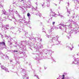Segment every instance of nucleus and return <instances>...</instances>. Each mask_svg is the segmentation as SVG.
I'll return each mask as SVG.
<instances>
[{
  "label": "nucleus",
  "mask_w": 79,
  "mask_h": 79,
  "mask_svg": "<svg viewBox=\"0 0 79 79\" xmlns=\"http://www.w3.org/2000/svg\"><path fill=\"white\" fill-rule=\"evenodd\" d=\"M59 37L58 35H56V37H54L52 38V40H54V42L52 40H51V41H52L51 43H53V44H52V45H58L60 43H61V41H58V39Z\"/></svg>",
  "instance_id": "nucleus-1"
},
{
  "label": "nucleus",
  "mask_w": 79,
  "mask_h": 79,
  "mask_svg": "<svg viewBox=\"0 0 79 79\" xmlns=\"http://www.w3.org/2000/svg\"><path fill=\"white\" fill-rule=\"evenodd\" d=\"M23 71L22 73H21L22 75H23L22 76L23 78L22 79H29V77H27V74L26 73V71L24 69H23L22 70Z\"/></svg>",
  "instance_id": "nucleus-2"
},
{
  "label": "nucleus",
  "mask_w": 79,
  "mask_h": 79,
  "mask_svg": "<svg viewBox=\"0 0 79 79\" xmlns=\"http://www.w3.org/2000/svg\"><path fill=\"white\" fill-rule=\"evenodd\" d=\"M13 10H8V14L9 16H11V17L13 18L11 19L12 20H16V19H15V17L14 16V15H13Z\"/></svg>",
  "instance_id": "nucleus-3"
},
{
  "label": "nucleus",
  "mask_w": 79,
  "mask_h": 79,
  "mask_svg": "<svg viewBox=\"0 0 79 79\" xmlns=\"http://www.w3.org/2000/svg\"><path fill=\"white\" fill-rule=\"evenodd\" d=\"M0 55H1V58H2V59H3V60H5L6 59V58L9 59V56H8L7 55H3V53H2V51H0Z\"/></svg>",
  "instance_id": "nucleus-4"
},
{
  "label": "nucleus",
  "mask_w": 79,
  "mask_h": 79,
  "mask_svg": "<svg viewBox=\"0 0 79 79\" xmlns=\"http://www.w3.org/2000/svg\"><path fill=\"white\" fill-rule=\"evenodd\" d=\"M17 16H18L20 19H16V21H18L19 23H22V22H23V17H22L19 14Z\"/></svg>",
  "instance_id": "nucleus-5"
},
{
  "label": "nucleus",
  "mask_w": 79,
  "mask_h": 79,
  "mask_svg": "<svg viewBox=\"0 0 79 79\" xmlns=\"http://www.w3.org/2000/svg\"><path fill=\"white\" fill-rule=\"evenodd\" d=\"M59 25H61L62 26H63V27H67L68 28H71V23H69V22H68L67 23V25H64V24L63 23H60L59 24Z\"/></svg>",
  "instance_id": "nucleus-6"
},
{
  "label": "nucleus",
  "mask_w": 79,
  "mask_h": 79,
  "mask_svg": "<svg viewBox=\"0 0 79 79\" xmlns=\"http://www.w3.org/2000/svg\"><path fill=\"white\" fill-rule=\"evenodd\" d=\"M43 52L44 53L46 54V55H47V53H48L49 52L48 54L50 56H51V55H52V50H51L48 51L47 50L44 49L43 50Z\"/></svg>",
  "instance_id": "nucleus-7"
},
{
  "label": "nucleus",
  "mask_w": 79,
  "mask_h": 79,
  "mask_svg": "<svg viewBox=\"0 0 79 79\" xmlns=\"http://www.w3.org/2000/svg\"><path fill=\"white\" fill-rule=\"evenodd\" d=\"M77 31V29L73 28V29L71 31H68L67 30H66L65 32L68 33V34H69L70 36H71V34H72L73 32H75Z\"/></svg>",
  "instance_id": "nucleus-8"
},
{
  "label": "nucleus",
  "mask_w": 79,
  "mask_h": 79,
  "mask_svg": "<svg viewBox=\"0 0 79 79\" xmlns=\"http://www.w3.org/2000/svg\"><path fill=\"white\" fill-rule=\"evenodd\" d=\"M34 46L33 47L36 48V49H38V48H41L42 47V45L41 44H40L38 46H37L36 44H33L32 45Z\"/></svg>",
  "instance_id": "nucleus-9"
},
{
  "label": "nucleus",
  "mask_w": 79,
  "mask_h": 79,
  "mask_svg": "<svg viewBox=\"0 0 79 79\" xmlns=\"http://www.w3.org/2000/svg\"><path fill=\"white\" fill-rule=\"evenodd\" d=\"M0 45H2V46H5V43L3 42H0ZM3 47H0V50H3Z\"/></svg>",
  "instance_id": "nucleus-10"
},
{
  "label": "nucleus",
  "mask_w": 79,
  "mask_h": 79,
  "mask_svg": "<svg viewBox=\"0 0 79 79\" xmlns=\"http://www.w3.org/2000/svg\"><path fill=\"white\" fill-rule=\"evenodd\" d=\"M1 67L2 68V69H3V70H4V71H7L8 70V69L6 68V67H5L4 66H3L2 65H1Z\"/></svg>",
  "instance_id": "nucleus-11"
},
{
  "label": "nucleus",
  "mask_w": 79,
  "mask_h": 79,
  "mask_svg": "<svg viewBox=\"0 0 79 79\" xmlns=\"http://www.w3.org/2000/svg\"><path fill=\"white\" fill-rule=\"evenodd\" d=\"M23 21L24 22V25H26V26H28V25H29V22L24 19L23 20Z\"/></svg>",
  "instance_id": "nucleus-12"
},
{
  "label": "nucleus",
  "mask_w": 79,
  "mask_h": 79,
  "mask_svg": "<svg viewBox=\"0 0 79 79\" xmlns=\"http://www.w3.org/2000/svg\"><path fill=\"white\" fill-rule=\"evenodd\" d=\"M72 22V23H73L74 25H75V26H78V25L77 24V23H76V22H75L73 21L72 20H69V22Z\"/></svg>",
  "instance_id": "nucleus-13"
},
{
  "label": "nucleus",
  "mask_w": 79,
  "mask_h": 79,
  "mask_svg": "<svg viewBox=\"0 0 79 79\" xmlns=\"http://www.w3.org/2000/svg\"><path fill=\"white\" fill-rule=\"evenodd\" d=\"M5 37L7 38V39H8V40H10V41H11V39H12L11 38V37H10V36H8L6 35H5Z\"/></svg>",
  "instance_id": "nucleus-14"
},
{
  "label": "nucleus",
  "mask_w": 79,
  "mask_h": 79,
  "mask_svg": "<svg viewBox=\"0 0 79 79\" xmlns=\"http://www.w3.org/2000/svg\"><path fill=\"white\" fill-rule=\"evenodd\" d=\"M55 15V12H51L50 13V15L51 16V18H53V16Z\"/></svg>",
  "instance_id": "nucleus-15"
},
{
  "label": "nucleus",
  "mask_w": 79,
  "mask_h": 79,
  "mask_svg": "<svg viewBox=\"0 0 79 79\" xmlns=\"http://www.w3.org/2000/svg\"><path fill=\"white\" fill-rule=\"evenodd\" d=\"M8 45L10 46V45H12V42H10V41L8 40Z\"/></svg>",
  "instance_id": "nucleus-16"
},
{
  "label": "nucleus",
  "mask_w": 79,
  "mask_h": 79,
  "mask_svg": "<svg viewBox=\"0 0 79 79\" xmlns=\"http://www.w3.org/2000/svg\"><path fill=\"white\" fill-rule=\"evenodd\" d=\"M4 25L2 23L0 22V27H1V28H3V27H4Z\"/></svg>",
  "instance_id": "nucleus-17"
},
{
  "label": "nucleus",
  "mask_w": 79,
  "mask_h": 79,
  "mask_svg": "<svg viewBox=\"0 0 79 79\" xmlns=\"http://www.w3.org/2000/svg\"><path fill=\"white\" fill-rule=\"evenodd\" d=\"M23 5H24L23 7L24 8H27L28 7L27 5V4L26 3L24 4Z\"/></svg>",
  "instance_id": "nucleus-18"
},
{
  "label": "nucleus",
  "mask_w": 79,
  "mask_h": 79,
  "mask_svg": "<svg viewBox=\"0 0 79 79\" xmlns=\"http://www.w3.org/2000/svg\"><path fill=\"white\" fill-rule=\"evenodd\" d=\"M17 29H18V32L19 33H21V32L22 31H21V29L20 28H18L17 27Z\"/></svg>",
  "instance_id": "nucleus-19"
},
{
  "label": "nucleus",
  "mask_w": 79,
  "mask_h": 79,
  "mask_svg": "<svg viewBox=\"0 0 79 79\" xmlns=\"http://www.w3.org/2000/svg\"><path fill=\"white\" fill-rule=\"evenodd\" d=\"M58 13H59V14L58 15V16H60L61 18H64V16L60 14V13H59V12H58Z\"/></svg>",
  "instance_id": "nucleus-20"
},
{
  "label": "nucleus",
  "mask_w": 79,
  "mask_h": 79,
  "mask_svg": "<svg viewBox=\"0 0 79 79\" xmlns=\"http://www.w3.org/2000/svg\"><path fill=\"white\" fill-rule=\"evenodd\" d=\"M3 12L4 15H9V14H8V13H6V11H4V12Z\"/></svg>",
  "instance_id": "nucleus-21"
},
{
  "label": "nucleus",
  "mask_w": 79,
  "mask_h": 79,
  "mask_svg": "<svg viewBox=\"0 0 79 79\" xmlns=\"http://www.w3.org/2000/svg\"><path fill=\"white\" fill-rule=\"evenodd\" d=\"M74 3H79V1H78V0H73Z\"/></svg>",
  "instance_id": "nucleus-22"
},
{
  "label": "nucleus",
  "mask_w": 79,
  "mask_h": 79,
  "mask_svg": "<svg viewBox=\"0 0 79 79\" xmlns=\"http://www.w3.org/2000/svg\"><path fill=\"white\" fill-rule=\"evenodd\" d=\"M15 12L17 15V16L19 14V13L18 12V11H16V10H15Z\"/></svg>",
  "instance_id": "nucleus-23"
},
{
  "label": "nucleus",
  "mask_w": 79,
  "mask_h": 79,
  "mask_svg": "<svg viewBox=\"0 0 79 79\" xmlns=\"http://www.w3.org/2000/svg\"><path fill=\"white\" fill-rule=\"evenodd\" d=\"M36 60H40V59L37 58L38 57H39V56L37 54L36 55Z\"/></svg>",
  "instance_id": "nucleus-24"
},
{
  "label": "nucleus",
  "mask_w": 79,
  "mask_h": 79,
  "mask_svg": "<svg viewBox=\"0 0 79 79\" xmlns=\"http://www.w3.org/2000/svg\"><path fill=\"white\" fill-rule=\"evenodd\" d=\"M27 34V32L26 33V34H25V35L26 37H28V36H27V35H29Z\"/></svg>",
  "instance_id": "nucleus-25"
},
{
  "label": "nucleus",
  "mask_w": 79,
  "mask_h": 79,
  "mask_svg": "<svg viewBox=\"0 0 79 79\" xmlns=\"http://www.w3.org/2000/svg\"><path fill=\"white\" fill-rule=\"evenodd\" d=\"M66 9H67V12L68 13L69 12V14H70V11H68V8L67 7V6H66Z\"/></svg>",
  "instance_id": "nucleus-26"
},
{
  "label": "nucleus",
  "mask_w": 79,
  "mask_h": 79,
  "mask_svg": "<svg viewBox=\"0 0 79 79\" xmlns=\"http://www.w3.org/2000/svg\"><path fill=\"white\" fill-rule=\"evenodd\" d=\"M66 5L68 6V7H69V2H67L66 3Z\"/></svg>",
  "instance_id": "nucleus-27"
},
{
  "label": "nucleus",
  "mask_w": 79,
  "mask_h": 79,
  "mask_svg": "<svg viewBox=\"0 0 79 79\" xmlns=\"http://www.w3.org/2000/svg\"><path fill=\"white\" fill-rule=\"evenodd\" d=\"M19 2H23V3H24V1L23 0H19Z\"/></svg>",
  "instance_id": "nucleus-28"
},
{
  "label": "nucleus",
  "mask_w": 79,
  "mask_h": 79,
  "mask_svg": "<svg viewBox=\"0 0 79 79\" xmlns=\"http://www.w3.org/2000/svg\"><path fill=\"white\" fill-rule=\"evenodd\" d=\"M56 16H57L56 14H54L52 16V17H56Z\"/></svg>",
  "instance_id": "nucleus-29"
},
{
  "label": "nucleus",
  "mask_w": 79,
  "mask_h": 79,
  "mask_svg": "<svg viewBox=\"0 0 79 79\" xmlns=\"http://www.w3.org/2000/svg\"><path fill=\"white\" fill-rule=\"evenodd\" d=\"M11 33L13 34V35H16V32H11Z\"/></svg>",
  "instance_id": "nucleus-30"
},
{
  "label": "nucleus",
  "mask_w": 79,
  "mask_h": 79,
  "mask_svg": "<svg viewBox=\"0 0 79 79\" xmlns=\"http://www.w3.org/2000/svg\"><path fill=\"white\" fill-rule=\"evenodd\" d=\"M51 20H52V19H49V20L48 22V23H50V21H51Z\"/></svg>",
  "instance_id": "nucleus-31"
},
{
  "label": "nucleus",
  "mask_w": 79,
  "mask_h": 79,
  "mask_svg": "<svg viewBox=\"0 0 79 79\" xmlns=\"http://www.w3.org/2000/svg\"><path fill=\"white\" fill-rule=\"evenodd\" d=\"M13 52H16V53H18V51L14 50L13 51Z\"/></svg>",
  "instance_id": "nucleus-32"
},
{
  "label": "nucleus",
  "mask_w": 79,
  "mask_h": 79,
  "mask_svg": "<svg viewBox=\"0 0 79 79\" xmlns=\"http://www.w3.org/2000/svg\"><path fill=\"white\" fill-rule=\"evenodd\" d=\"M27 16L29 18V16H30V14L29 13H28L27 14Z\"/></svg>",
  "instance_id": "nucleus-33"
},
{
  "label": "nucleus",
  "mask_w": 79,
  "mask_h": 79,
  "mask_svg": "<svg viewBox=\"0 0 79 79\" xmlns=\"http://www.w3.org/2000/svg\"><path fill=\"white\" fill-rule=\"evenodd\" d=\"M52 31L51 29H50L48 30V32L49 33H51V32H52Z\"/></svg>",
  "instance_id": "nucleus-34"
},
{
  "label": "nucleus",
  "mask_w": 79,
  "mask_h": 79,
  "mask_svg": "<svg viewBox=\"0 0 79 79\" xmlns=\"http://www.w3.org/2000/svg\"><path fill=\"white\" fill-rule=\"evenodd\" d=\"M36 15H39V16H40H40H41V14H40L39 15V13L38 14H36Z\"/></svg>",
  "instance_id": "nucleus-35"
},
{
  "label": "nucleus",
  "mask_w": 79,
  "mask_h": 79,
  "mask_svg": "<svg viewBox=\"0 0 79 79\" xmlns=\"http://www.w3.org/2000/svg\"><path fill=\"white\" fill-rule=\"evenodd\" d=\"M15 29V27H12L10 28V29Z\"/></svg>",
  "instance_id": "nucleus-36"
},
{
  "label": "nucleus",
  "mask_w": 79,
  "mask_h": 79,
  "mask_svg": "<svg viewBox=\"0 0 79 79\" xmlns=\"http://www.w3.org/2000/svg\"><path fill=\"white\" fill-rule=\"evenodd\" d=\"M4 27H5L6 28V29L7 30H8V29H9V28L5 27V26H4Z\"/></svg>",
  "instance_id": "nucleus-37"
},
{
  "label": "nucleus",
  "mask_w": 79,
  "mask_h": 79,
  "mask_svg": "<svg viewBox=\"0 0 79 79\" xmlns=\"http://www.w3.org/2000/svg\"><path fill=\"white\" fill-rule=\"evenodd\" d=\"M16 3H18V1H15V2H13L14 4H16Z\"/></svg>",
  "instance_id": "nucleus-38"
},
{
  "label": "nucleus",
  "mask_w": 79,
  "mask_h": 79,
  "mask_svg": "<svg viewBox=\"0 0 79 79\" xmlns=\"http://www.w3.org/2000/svg\"><path fill=\"white\" fill-rule=\"evenodd\" d=\"M34 76H35V77L36 76V77H37V78H38V79H39V77L38 76H37V75H34Z\"/></svg>",
  "instance_id": "nucleus-39"
},
{
  "label": "nucleus",
  "mask_w": 79,
  "mask_h": 79,
  "mask_svg": "<svg viewBox=\"0 0 79 79\" xmlns=\"http://www.w3.org/2000/svg\"><path fill=\"white\" fill-rule=\"evenodd\" d=\"M53 29H54L53 27H52L51 28V31H53Z\"/></svg>",
  "instance_id": "nucleus-40"
},
{
  "label": "nucleus",
  "mask_w": 79,
  "mask_h": 79,
  "mask_svg": "<svg viewBox=\"0 0 79 79\" xmlns=\"http://www.w3.org/2000/svg\"><path fill=\"white\" fill-rule=\"evenodd\" d=\"M9 27V25H6L5 27Z\"/></svg>",
  "instance_id": "nucleus-41"
},
{
  "label": "nucleus",
  "mask_w": 79,
  "mask_h": 79,
  "mask_svg": "<svg viewBox=\"0 0 79 79\" xmlns=\"http://www.w3.org/2000/svg\"><path fill=\"white\" fill-rule=\"evenodd\" d=\"M78 7H77V6H76L75 7L76 10H77L78 9Z\"/></svg>",
  "instance_id": "nucleus-42"
},
{
  "label": "nucleus",
  "mask_w": 79,
  "mask_h": 79,
  "mask_svg": "<svg viewBox=\"0 0 79 79\" xmlns=\"http://www.w3.org/2000/svg\"><path fill=\"white\" fill-rule=\"evenodd\" d=\"M52 59L53 61H54V62H56L55 60L54 59H53V57H52Z\"/></svg>",
  "instance_id": "nucleus-43"
},
{
  "label": "nucleus",
  "mask_w": 79,
  "mask_h": 79,
  "mask_svg": "<svg viewBox=\"0 0 79 79\" xmlns=\"http://www.w3.org/2000/svg\"><path fill=\"white\" fill-rule=\"evenodd\" d=\"M59 28L60 29H62V27L61 26H60L59 27Z\"/></svg>",
  "instance_id": "nucleus-44"
},
{
  "label": "nucleus",
  "mask_w": 79,
  "mask_h": 79,
  "mask_svg": "<svg viewBox=\"0 0 79 79\" xmlns=\"http://www.w3.org/2000/svg\"><path fill=\"white\" fill-rule=\"evenodd\" d=\"M50 6V3H48V5H47V6L48 7Z\"/></svg>",
  "instance_id": "nucleus-45"
},
{
  "label": "nucleus",
  "mask_w": 79,
  "mask_h": 79,
  "mask_svg": "<svg viewBox=\"0 0 79 79\" xmlns=\"http://www.w3.org/2000/svg\"><path fill=\"white\" fill-rule=\"evenodd\" d=\"M0 35H1V37H2V39H3V35L1 33H0Z\"/></svg>",
  "instance_id": "nucleus-46"
},
{
  "label": "nucleus",
  "mask_w": 79,
  "mask_h": 79,
  "mask_svg": "<svg viewBox=\"0 0 79 79\" xmlns=\"http://www.w3.org/2000/svg\"><path fill=\"white\" fill-rule=\"evenodd\" d=\"M28 6L29 8H31V5L29 4Z\"/></svg>",
  "instance_id": "nucleus-47"
},
{
  "label": "nucleus",
  "mask_w": 79,
  "mask_h": 79,
  "mask_svg": "<svg viewBox=\"0 0 79 79\" xmlns=\"http://www.w3.org/2000/svg\"><path fill=\"white\" fill-rule=\"evenodd\" d=\"M43 32H45V29H44V28H43Z\"/></svg>",
  "instance_id": "nucleus-48"
},
{
  "label": "nucleus",
  "mask_w": 79,
  "mask_h": 79,
  "mask_svg": "<svg viewBox=\"0 0 79 79\" xmlns=\"http://www.w3.org/2000/svg\"><path fill=\"white\" fill-rule=\"evenodd\" d=\"M19 52L20 53V54H22V53H23V52H21V51H19Z\"/></svg>",
  "instance_id": "nucleus-49"
},
{
  "label": "nucleus",
  "mask_w": 79,
  "mask_h": 79,
  "mask_svg": "<svg viewBox=\"0 0 79 79\" xmlns=\"http://www.w3.org/2000/svg\"><path fill=\"white\" fill-rule=\"evenodd\" d=\"M23 55H26V53L25 52H24V53L23 52Z\"/></svg>",
  "instance_id": "nucleus-50"
},
{
  "label": "nucleus",
  "mask_w": 79,
  "mask_h": 79,
  "mask_svg": "<svg viewBox=\"0 0 79 79\" xmlns=\"http://www.w3.org/2000/svg\"><path fill=\"white\" fill-rule=\"evenodd\" d=\"M72 19H73L74 18V16H72Z\"/></svg>",
  "instance_id": "nucleus-51"
},
{
  "label": "nucleus",
  "mask_w": 79,
  "mask_h": 79,
  "mask_svg": "<svg viewBox=\"0 0 79 79\" xmlns=\"http://www.w3.org/2000/svg\"><path fill=\"white\" fill-rule=\"evenodd\" d=\"M55 22H53L52 23V24H55Z\"/></svg>",
  "instance_id": "nucleus-52"
},
{
  "label": "nucleus",
  "mask_w": 79,
  "mask_h": 79,
  "mask_svg": "<svg viewBox=\"0 0 79 79\" xmlns=\"http://www.w3.org/2000/svg\"><path fill=\"white\" fill-rule=\"evenodd\" d=\"M42 5L43 8H44V4H42Z\"/></svg>",
  "instance_id": "nucleus-53"
},
{
  "label": "nucleus",
  "mask_w": 79,
  "mask_h": 79,
  "mask_svg": "<svg viewBox=\"0 0 79 79\" xmlns=\"http://www.w3.org/2000/svg\"><path fill=\"white\" fill-rule=\"evenodd\" d=\"M10 62L11 63V62H13V60H10Z\"/></svg>",
  "instance_id": "nucleus-54"
},
{
  "label": "nucleus",
  "mask_w": 79,
  "mask_h": 79,
  "mask_svg": "<svg viewBox=\"0 0 79 79\" xmlns=\"http://www.w3.org/2000/svg\"><path fill=\"white\" fill-rule=\"evenodd\" d=\"M21 9V10H24V8H22Z\"/></svg>",
  "instance_id": "nucleus-55"
},
{
  "label": "nucleus",
  "mask_w": 79,
  "mask_h": 79,
  "mask_svg": "<svg viewBox=\"0 0 79 79\" xmlns=\"http://www.w3.org/2000/svg\"><path fill=\"white\" fill-rule=\"evenodd\" d=\"M70 49L71 50H73V48H70V47H69Z\"/></svg>",
  "instance_id": "nucleus-56"
},
{
  "label": "nucleus",
  "mask_w": 79,
  "mask_h": 79,
  "mask_svg": "<svg viewBox=\"0 0 79 79\" xmlns=\"http://www.w3.org/2000/svg\"><path fill=\"white\" fill-rule=\"evenodd\" d=\"M2 6L1 4H0V8H2Z\"/></svg>",
  "instance_id": "nucleus-57"
},
{
  "label": "nucleus",
  "mask_w": 79,
  "mask_h": 79,
  "mask_svg": "<svg viewBox=\"0 0 79 79\" xmlns=\"http://www.w3.org/2000/svg\"><path fill=\"white\" fill-rule=\"evenodd\" d=\"M40 40L41 41V42H42V39H40Z\"/></svg>",
  "instance_id": "nucleus-58"
},
{
  "label": "nucleus",
  "mask_w": 79,
  "mask_h": 79,
  "mask_svg": "<svg viewBox=\"0 0 79 79\" xmlns=\"http://www.w3.org/2000/svg\"><path fill=\"white\" fill-rule=\"evenodd\" d=\"M62 76H63V77H64V75H62Z\"/></svg>",
  "instance_id": "nucleus-59"
},
{
  "label": "nucleus",
  "mask_w": 79,
  "mask_h": 79,
  "mask_svg": "<svg viewBox=\"0 0 79 79\" xmlns=\"http://www.w3.org/2000/svg\"><path fill=\"white\" fill-rule=\"evenodd\" d=\"M6 18L9 19V16L8 15H7V17Z\"/></svg>",
  "instance_id": "nucleus-60"
},
{
  "label": "nucleus",
  "mask_w": 79,
  "mask_h": 79,
  "mask_svg": "<svg viewBox=\"0 0 79 79\" xmlns=\"http://www.w3.org/2000/svg\"><path fill=\"white\" fill-rule=\"evenodd\" d=\"M30 44V43H29V41L28 42V44Z\"/></svg>",
  "instance_id": "nucleus-61"
},
{
  "label": "nucleus",
  "mask_w": 79,
  "mask_h": 79,
  "mask_svg": "<svg viewBox=\"0 0 79 79\" xmlns=\"http://www.w3.org/2000/svg\"><path fill=\"white\" fill-rule=\"evenodd\" d=\"M50 35H48V38H49V37H50Z\"/></svg>",
  "instance_id": "nucleus-62"
},
{
  "label": "nucleus",
  "mask_w": 79,
  "mask_h": 79,
  "mask_svg": "<svg viewBox=\"0 0 79 79\" xmlns=\"http://www.w3.org/2000/svg\"><path fill=\"white\" fill-rule=\"evenodd\" d=\"M77 16H78V15H77L76 16V18H77Z\"/></svg>",
  "instance_id": "nucleus-63"
},
{
  "label": "nucleus",
  "mask_w": 79,
  "mask_h": 79,
  "mask_svg": "<svg viewBox=\"0 0 79 79\" xmlns=\"http://www.w3.org/2000/svg\"><path fill=\"white\" fill-rule=\"evenodd\" d=\"M79 55V53H78V54H77V55H78H78Z\"/></svg>",
  "instance_id": "nucleus-64"
}]
</instances>
